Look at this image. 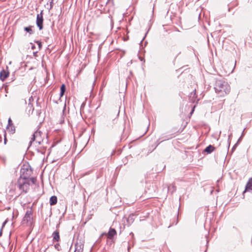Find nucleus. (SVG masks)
<instances>
[{"label": "nucleus", "instance_id": "obj_1", "mask_svg": "<svg viewBox=\"0 0 252 252\" xmlns=\"http://www.w3.org/2000/svg\"><path fill=\"white\" fill-rule=\"evenodd\" d=\"M21 173L22 175L18 181L17 186L21 191L27 192L29 186L35 184L36 179L34 178H28L31 174V170L27 166L21 169Z\"/></svg>", "mask_w": 252, "mask_h": 252}, {"label": "nucleus", "instance_id": "obj_2", "mask_svg": "<svg viewBox=\"0 0 252 252\" xmlns=\"http://www.w3.org/2000/svg\"><path fill=\"white\" fill-rule=\"evenodd\" d=\"M215 89L216 92L220 94L221 96H224L229 93L230 88L227 82L219 80L216 82Z\"/></svg>", "mask_w": 252, "mask_h": 252}, {"label": "nucleus", "instance_id": "obj_3", "mask_svg": "<svg viewBox=\"0 0 252 252\" xmlns=\"http://www.w3.org/2000/svg\"><path fill=\"white\" fill-rule=\"evenodd\" d=\"M45 137V134L42 133L40 131L37 130L33 134L32 138L30 143L40 145L43 142Z\"/></svg>", "mask_w": 252, "mask_h": 252}, {"label": "nucleus", "instance_id": "obj_4", "mask_svg": "<svg viewBox=\"0 0 252 252\" xmlns=\"http://www.w3.org/2000/svg\"><path fill=\"white\" fill-rule=\"evenodd\" d=\"M43 21L42 12H41L40 14L37 15L36 17V25L39 30H41L43 28Z\"/></svg>", "mask_w": 252, "mask_h": 252}, {"label": "nucleus", "instance_id": "obj_5", "mask_svg": "<svg viewBox=\"0 0 252 252\" xmlns=\"http://www.w3.org/2000/svg\"><path fill=\"white\" fill-rule=\"evenodd\" d=\"M32 212L31 210H29L26 212V213L24 218V221L29 222L31 221L32 219Z\"/></svg>", "mask_w": 252, "mask_h": 252}, {"label": "nucleus", "instance_id": "obj_6", "mask_svg": "<svg viewBox=\"0 0 252 252\" xmlns=\"http://www.w3.org/2000/svg\"><path fill=\"white\" fill-rule=\"evenodd\" d=\"M9 76V72L5 70H2L0 72V79L3 81Z\"/></svg>", "mask_w": 252, "mask_h": 252}, {"label": "nucleus", "instance_id": "obj_7", "mask_svg": "<svg viewBox=\"0 0 252 252\" xmlns=\"http://www.w3.org/2000/svg\"><path fill=\"white\" fill-rule=\"evenodd\" d=\"M53 241H57L58 242L60 240V235H59V232L58 231H56L53 232L52 234Z\"/></svg>", "mask_w": 252, "mask_h": 252}, {"label": "nucleus", "instance_id": "obj_8", "mask_svg": "<svg viewBox=\"0 0 252 252\" xmlns=\"http://www.w3.org/2000/svg\"><path fill=\"white\" fill-rule=\"evenodd\" d=\"M249 190H252V178H250L247 183L245 192Z\"/></svg>", "mask_w": 252, "mask_h": 252}, {"label": "nucleus", "instance_id": "obj_9", "mask_svg": "<svg viewBox=\"0 0 252 252\" xmlns=\"http://www.w3.org/2000/svg\"><path fill=\"white\" fill-rule=\"evenodd\" d=\"M83 247L82 244H76L74 252H82Z\"/></svg>", "mask_w": 252, "mask_h": 252}, {"label": "nucleus", "instance_id": "obj_10", "mask_svg": "<svg viewBox=\"0 0 252 252\" xmlns=\"http://www.w3.org/2000/svg\"><path fill=\"white\" fill-rule=\"evenodd\" d=\"M116 233V232L114 229H110L108 233V237L109 238H111L113 237Z\"/></svg>", "mask_w": 252, "mask_h": 252}, {"label": "nucleus", "instance_id": "obj_11", "mask_svg": "<svg viewBox=\"0 0 252 252\" xmlns=\"http://www.w3.org/2000/svg\"><path fill=\"white\" fill-rule=\"evenodd\" d=\"M57 198L55 196H52L50 199V203L51 205H55L57 203Z\"/></svg>", "mask_w": 252, "mask_h": 252}, {"label": "nucleus", "instance_id": "obj_12", "mask_svg": "<svg viewBox=\"0 0 252 252\" xmlns=\"http://www.w3.org/2000/svg\"><path fill=\"white\" fill-rule=\"evenodd\" d=\"M214 150H215V148L213 146L209 145L206 148V149H205V152H206L207 153L210 154L211 152H212Z\"/></svg>", "mask_w": 252, "mask_h": 252}, {"label": "nucleus", "instance_id": "obj_13", "mask_svg": "<svg viewBox=\"0 0 252 252\" xmlns=\"http://www.w3.org/2000/svg\"><path fill=\"white\" fill-rule=\"evenodd\" d=\"M65 91V86L64 84H63L61 87V92H60L61 97L63 96Z\"/></svg>", "mask_w": 252, "mask_h": 252}, {"label": "nucleus", "instance_id": "obj_14", "mask_svg": "<svg viewBox=\"0 0 252 252\" xmlns=\"http://www.w3.org/2000/svg\"><path fill=\"white\" fill-rule=\"evenodd\" d=\"M25 30L27 32H29L30 34H32V29L30 27L25 28Z\"/></svg>", "mask_w": 252, "mask_h": 252}, {"label": "nucleus", "instance_id": "obj_15", "mask_svg": "<svg viewBox=\"0 0 252 252\" xmlns=\"http://www.w3.org/2000/svg\"><path fill=\"white\" fill-rule=\"evenodd\" d=\"M11 122H12V121H11V119L9 118L8 119V126H7V128H9V127L10 126Z\"/></svg>", "mask_w": 252, "mask_h": 252}, {"label": "nucleus", "instance_id": "obj_16", "mask_svg": "<svg viewBox=\"0 0 252 252\" xmlns=\"http://www.w3.org/2000/svg\"><path fill=\"white\" fill-rule=\"evenodd\" d=\"M6 142V138L5 135L4 136V144H5Z\"/></svg>", "mask_w": 252, "mask_h": 252}, {"label": "nucleus", "instance_id": "obj_17", "mask_svg": "<svg viewBox=\"0 0 252 252\" xmlns=\"http://www.w3.org/2000/svg\"><path fill=\"white\" fill-rule=\"evenodd\" d=\"M59 246V244H56V245H55V247L56 248H57Z\"/></svg>", "mask_w": 252, "mask_h": 252}]
</instances>
